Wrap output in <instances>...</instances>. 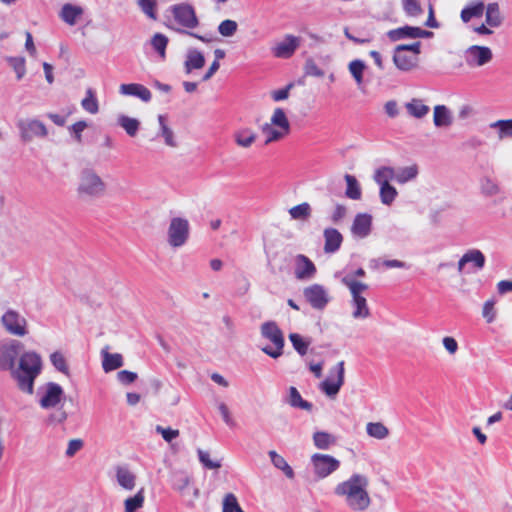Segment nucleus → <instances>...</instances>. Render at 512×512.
<instances>
[{
    "label": "nucleus",
    "instance_id": "nucleus-49",
    "mask_svg": "<svg viewBox=\"0 0 512 512\" xmlns=\"http://www.w3.org/2000/svg\"><path fill=\"white\" fill-rule=\"evenodd\" d=\"M144 491L139 490L133 497L125 500V512H135L140 509L144 504Z\"/></svg>",
    "mask_w": 512,
    "mask_h": 512
},
{
    "label": "nucleus",
    "instance_id": "nucleus-59",
    "mask_svg": "<svg viewBox=\"0 0 512 512\" xmlns=\"http://www.w3.org/2000/svg\"><path fill=\"white\" fill-rule=\"evenodd\" d=\"M358 276H364V270L363 269H358L354 274H348L346 275L344 278H343V283L348 287V288H366V286L361 283L360 281H358L356 278Z\"/></svg>",
    "mask_w": 512,
    "mask_h": 512
},
{
    "label": "nucleus",
    "instance_id": "nucleus-58",
    "mask_svg": "<svg viewBox=\"0 0 512 512\" xmlns=\"http://www.w3.org/2000/svg\"><path fill=\"white\" fill-rule=\"evenodd\" d=\"M190 484V477L185 473H177L173 477L172 486L175 490L180 493H184V491L188 488Z\"/></svg>",
    "mask_w": 512,
    "mask_h": 512
},
{
    "label": "nucleus",
    "instance_id": "nucleus-29",
    "mask_svg": "<svg viewBox=\"0 0 512 512\" xmlns=\"http://www.w3.org/2000/svg\"><path fill=\"white\" fill-rule=\"evenodd\" d=\"M451 111L444 105L434 107L433 122L436 127H448L452 124Z\"/></svg>",
    "mask_w": 512,
    "mask_h": 512
},
{
    "label": "nucleus",
    "instance_id": "nucleus-37",
    "mask_svg": "<svg viewBox=\"0 0 512 512\" xmlns=\"http://www.w3.org/2000/svg\"><path fill=\"white\" fill-rule=\"evenodd\" d=\"M502 15L498 3H489L486 7L485 22L489 27H499L502 23Z\"/></svg>",
    "mask_w": 512,
    "mask_h": 512
},
{
    "label": "nucleus",
    "instance_id": "nucleus-21",
    "mask_svg": "<svg viewBox=\"0 0 512 512\" xmlns=\"http://www.w3.org/2000/svg\"><path fill=\"white\" fill-rule=\"evenodd\" d=\"M372 228V216L368 213H358L352 223L351 233L358 238H366Z\"/></svg>",
    "mask_w": 512,
    "mask_h": 512
},
{
    "label": "nucleus",
    "instance_id": "nucleus-60",
    "mask_svg": "<svg viewBox=\"0 0 512 512\" xmlns=\"http://www.w3.org/2000/svg\"><path fill=\"white\" fill-rule=\"evenodd\" d=\"M481 192L486 196H494L499 193V186L493 180L484 178L480 183Z\"/></svg>",
    "mask_w": 512,
    "mask_h": 512
},
{
    "label": "nucleus",
    "instance_id": "nucleus-18",
    "mask_svg": "<svg viewBox=\"0 0 512 512\" xmlns=\"http://www.w3.org/2000/svg\"><path fill=\"white\" fill-rule=\"evenodd\" d=\"M300 43V37L287 34L281 41L272 47V53L277 58L288 59L295 53L300 46Z\"/></svg>",
    "mask_w": 512,
    "mask_h": 512
},
{
    "label": "nucleus",
    "instance_id": "nucleus-32",
    "mask_svg": "<svg viewBox=\"0 0 512 512\" xmlns=\"http://www.w3.org/2000/svg\"><path fill=\"white\" fill-rule=\"evenodd\" d=\"M102 368L108 373L113 370H116L123 366V357L119 353H108L107 351H102Z\"/></svg>",
    "mask_w": 512,
    "mask_h": 512
},
{
    "label": "nucleus",
    "instance_id": "nucleus-12",
    "mask_svg": "<svg viewBox=\"0 0 512 512\" xmlns=\"http://www.w3.org/2000/svg\"><path fill=\"white\" fill-rule=\"evenodd\" d=\"M344 361L338 362L329 370L328 376L320 383V390L328 397L335 398L344 384Z\"/></svg>",
    "mask_w": 512,
    "mask_h": 512
},
{
    "label": "nucleus",
    "instance_id": "nucleus-61",
    "mask_svg": "<svg viewBox=\"0 0 512 512\" xmlns=\"http://www.w3.org/2000/svg\"><path fill=\"white\" fill-rule=\"evenodd\" d=\"M304 71L305 74L308 76L322 77L324 75L323 70L319 68L315 61L312 59L306 60L304 65Z\"/></svg>",
    "mask_w": 512,
    "mask_h": 512
},
{
    "label": "nucleus",
    "instance_id": "nucleus-6",
    "mask_svg": "<svg viewBox=\"0 0 512 512\" xmlns=\"http://www.w3.org/2000/svg\"><path fill=\"white\" fill-rule=\"evenodd\" d=\"M265 143L277 142L290 133V122L282 108L274 109L269 122L261 126Z\"/></svg>",
    "mask_w": 512,
    "mask_h": 512
},
{
    "label": "nucleus",
    "instance_id": "nucleus-63",
    "mask_svg": "<svg viewBox=\"0 0 512 512\" xmlns=\"http://www.w3.org/2000/svg\"><path fill=\"white\" fill-rule=\"evenodd\" d=\"M293 86H294L293 83H289L286 87H284L282 89L271 91V93H270L271 98L275 102L286 100L289 97L290 90L293 88Z\"/></svg>",
    "mask_w": 512,
    "mask_h": 512
},
{
    "label": "nucleus",
    "instance_id": "nucleus-10",
    "mask_svg": "<svg viewBox=\"0 0 512 512\" xmlns=\"http://www.w3.org/2000/svg\"><path fill=\"white\" fill-rule=\"evenodd\" d=\"M16 125L19 130L20 138L25 143H29L35 138H45L48 135L45 124L36 118H20Z\"/></svg>",
    "mask_w": 512,
    "mask_h": 512
},
{
    "label": "nucleus",
    "instance_id": "nucleus-23",
    "mask_svg": "<svg viewBox=\"0 0 512 512\" xmlns=\"http://www.w3.org/2000/svg\"><path fill=\"white\" fill-rule=\"evenodd\" d=\"M364 290H351L352 293V316L355 319H366L370 315V310L366 298L362 295Z\"/></svg>",
    "mask_w": 512,
    "mask_h": 512
},
{
    "label": "nucleus",
    "instance_id": "nucleus-43",
    "mask_svg": "<svg viewBox=\"0 0 512 512\" xmlns=\"http://www.w3.org/2000/svg\"><path fill=\"white\" fill-rule=\"evenodd\" d=\"M345 181L347 184L345 191L346 196L353 200H359L361 198L362 192L357 179L353 175L346 174Z\"/></svg>",
    "mask_w": 512,
    "mask_h": 512
},
{
    "label": "nucleus",
    "instance_id": "nucleus-17",
    "mask_svg": "<svg viewBox=\"0 0 512 512\" xmlns=\"http://www.w3.org/2000/svg\"><path fill=\"white\" fill-rule=\"evenodd\" d=\"M86 14V8L76 3H65L59 10V18L68 26H75L80 23Z\"/></svg>",
    "mask_w": 512,
    "mask_h": 512
},
{
    "label": "nucleus",
    "instance_id": "nucleus-7",
    "mask_svg": "<svg viewBox=\"0 0 512 512\" xmlns=\"http://www.w3.org/2000/svg\"><path fill=\"white\" fill-rule=\"evenodd\" d=\"M420 48V41L397 45L393 53V63L396 68L403 72L415 69L419 63Z\"/></svg>",
    "mask_w": 512,
    "mask_h": 512
},
{
    "label": "nucleus",
    "instance_id": "nucleus-38",
    "mask_svg": "<svg viewBox=\"0 0 512 512\" xmlns=\"http://www.w3.org/2000/svg\"><path fill=\"white\" fill-rule=\"evenodd\" d=\"M489 128L496 131L497 139L501 141L512 136V119L492 122Z\"/></svg>",
    "mask_w": 512,
    "mask_h": 512
},
{
    "label": "nucleus",
    "instance_id": "nucleus-8",
    "mask_svg": "<svg viewBox=\"0 0 512 512\" xmlns=\"http://www.w3.org/2000/svg\"><path fill=\"white\" fill-rule=\"evenodd\" d=\"M261 336L272 344L262 347V352L273 359H277L283 355L285 339L282 330L275 322H264L261 325Z\"/></svg>",
    "mask_w": 512,
    "mask_h": 512
},
{
    "label": "nucleus",
    "instance_id": "nucleus-47",
    "mask_svg": "<svg viewBox=\"0 0 512 512\" xmlns=\"http://www.w3.org/2000/svg\"><path fill=\"white\" fill-rule=\"evenodd\" d=\"M289 214L294 220H306L311 216V206L304 202L289 209Z\"/></svg>",
    "mask_w": 512,
    "mask_h": 512
},
{
    "label": "nucleus",
    "instance_id": "nucleus-15",
    "mask_svg": "<svg viewBox=\"0 0 512 512\" xmlns=\"http://www.w3.org/2000/svg\"><path fill=\"white\" fill-rule=\"evenodd\" d=\"M314 472L319 478H325L340 467V461L327 454L316 453L311 457Z\"/></svg>",
    "mask_w": 512,
    "mask_h": 512
},
{
    "label": "nucleus",
    "instance_id": "nucleus-3",
    "mask_svg": "<svg viewBox=\"0 0 512 512\" xmlns=\"http://www.w3.org/2000/svg\"><path fill=\"white\" fill-rule=\"evenodd\" d=\"M42 359L34 351L25 352L20 356L19 366L13 370L12 377L16 380L18 388L27 394H33L34 382L41 373Z\"/></svg>",
    "mask_w": 512,
    "mask_h": 512
},
{
    "label": "nucleus",
    "instance_id": "nucleus-55",
    "mask_svg": "<svg viewBox=\"0 0 512 512\" xmlns=\"http://www.w3.org/2000/svg\"><path fill=\"white\" fill-rule=\"evenodd\" d=\"M10 66L16 73L18 80L22 79L26 73L25 58L24 57H9L7 59Z\"/></svg>",
    "mask_w": 512,
    "mask_h": 512
},
{
    "label": "nucleus",
    "instance_id": "nucleus-44",
    "mask_svg": "<svg viewBox=\"0 0 512 512\" xmlns=\"http://www.w3.org/2000/svg\"><path fill=\"white\" fill-rule=\"evenodd\" d=\"M289 340L292 343L293 348L295 351L300 355L304 356L308 352V348L311 344V341L308 339L303 338L298 333H290L289 334Z\"/></svg>",
    "mask_w": 512,
    "mask_h": 512
},
{
    "label": "nucleus",
    "instance_id": "nucleus-20",
    "mask_svg": "<svg viewBox=\"0 0 512 512\" xmlns=\"http://www.w3.org/2000/svg\"><path fill=\"white\" fill-rule=\"evenodd\" d=\"M206 60L204 53L195 47H189L186 50L183 68L186 74H191L195 70H200L205 66Z\"/></svg>",
    "mask_w": 512,
    "mask_h": 512
},
{
    "label": "nucleus",
    "instance_id": "nucleus-28",
    "mask_svg": "<svg viewBox=\"0 0 512 512\" xmlns=\"http://www.w3.org/2000/svg\"><path fill=\"white\" fill-rule=\"evenodd\" d=\"M418 172V167L415 164L394 168L395 182L398 184H406L413 181L418 176Z\"/></svg>",
    "mask_w": 512,
    "mask_h": 512
},
{
    "label": "nucleus",
    "instance_id": "nucleus-9",
    "mask_svg": "<svg viewBox=\"0 0 512 512\" xmlns=\"http://www.w3.org/2000/svg\"><path fill=\"white\" fill-rule=\"evenodd\" d=\"M189 236L190 224L188 219L180 216L172 217L166 232L168 245L173 249L183 247L187 243Z\"/></svg>",
    "mask_w": 512,
    "mask_h": 512
},
{
    "label": "nucleus",
    "instance_id": "nucleus-53",
    "mask_svg": "<svg viewBox=\"0 0 512 512\" xmlns=\"http://www.w3.org/2000/svg\"><path fill=\"white\" fill-rule=\"evenodd\" d=\"M497 303V299L492 297L485 301L482 309V316L486 320L487 323H492L496 319L497 311L495 305Z\"/></svg>",
    "mask_w": 512,
    "mask_h": 512
},
{
    "label": "nucleus",
    "instance_id": "nucleus-2",
    "mask_svg": "<svg viewBox=\"0 0 512 512\" xmlns=\"http://www.w3.org/2000/svg\"><path fill=\"white\" fill-rule=\"evenodd\" d=\"M39 400L38 403L42 409L57 408L56 411L51 413L47 418V423L50 425L63 424L67 418V412L59 405L65 401V392L62 386L55 382H48L38 389Z\"/></svg>",
    "mask_w": 512,
    "mask_h": 512
},
{
    "label": "nucleus",
    "instance_id": "nucleus-40",
    "mask_svg": "<svg viewBox=\"0 0 512 512\" xmlns=\"http://www.w3.org/2000/svg\"><path fill=\"white\" fill-rule=\"evenodd\" d=\"M405 108L409 115L418 119L423 118L430 111L429 107L420 99H412L410 102L405 104Z\"/></svg>",
    "mask_w": 512,
    "mask_h": 512
},
{
    "label": "nucleus",
    "instance_id": "nucleus-42",
    "mask_svg": "<svg viewBox=\"0 0 512 512\" xmlns=\"http://www.w3.org/2000/svg\"><path fill=\"white\" fill-rule=\"evenodd\" d=\"M484 8H485V6H484L483 2H477V3H474L472 5H469V6L465 7L461 11V19H462V21L467 23L472 18L481 17L483 15Z\"/></svg>",
    "mask_w": 512,
    "mask_h": 512
},
{
    "label": "nucleus",
    "instance_id": "nucleus-45",
    "mask_svg": "<svg viewBox=\"0 0 512 512\" xmlns=\"http://www.w3.org/2000/svg\"><path fill=\"white\" fill-rule=\"evenodd\" d=\"M169 39L162 33H155L151 38V46L158 53V55L165 59L166 57V48L168 45Z\"/></svg>",
    "mask_w": 512,
    "mask_h": 512
},
{
    "label": "nucleus",
    "instance_id": "nucleus-22",
    "mask_svg": "<svg viewBox=\"0 0 512 512\" xmlns=\"http://www.w3.org/2000/svg\"><path fill=\"white\" fill-rule=\"evenodd\" d=\"M316 272L315 265L305 255H297L294 263V273L296 278L301 280L311 279Z\"/></svg>",
    "mask_w": 512,
    "mask_h": 512
},
{
    "label": "nucleus",
    "instance_id": "nucleus-16",
    "mask_svg": "<svg viewBox=\"0 0 512 512\" xmlns=\"http://www.w3.org/2000/svg\"><path fill=\"white\" fill-rule=\"evenodd\" d=\"M492 51L489 47L472 45L465 50L466 63L471 67L484 66L492 60Z\"/></svg>",
    "mask_w": 512,
    "mask_h": 512
},
{
    "label": "nucleus",
    "instance_id": "nucleus-25",
    "mask_svg": "<svg viewBox=\"0 0 512 512\" xmlns=\"http://www.w3.org/2000/svg\"><path fill=\"white\" fill-rule=\"evenodd\" d=\"M324 237V252L325 253H334L336 252L342 242L343 236L342 234L335 228H326L323 231Z\"/></svg>",
    "mask_w": 512,
    "mask_h": 512
},
{
    "label": "nucleus",
    "instance_id": "nucleus-57",
    "mask_svg": "<svg viewBox=\"0 0 512 512\" xmlns=\"http://www.w3.org/2000/svg\"><path fill=\"white\" fill-rule=\"evenodd\" d=\"M200 463L207 469H218L221 467V462L218 460H211L210 454L202 449L197 450Z\"/></svg>",
    "mask_w": 512,
    "mask_h": 512
},
{
    "label": "nucleus",
    "instance_id": "nucleus-1",
    "mask_svg": "<svg viewBox=\"0 0 512 512\" xmlns=\"http://www.w3.org/2000/svg\"><path fill=\"white\" fill-rule=\"evenodd\" d=\"M368 479L361 474H353L348 480L339 483L334 490L337 496L344 497L345 503L354 511H364L370 505L367 491Z\"/></svg>",
    "mask_w": 512,
    "mask_h": 512
},
{
    "label": "nucleus",
    "instance_id": "nucleus-56",
    "mask_svg": "<svg viewBox=\"0 0 512 512\" xmlns=\"http://www.w3.org/2000/svg\"><path fill=\"white\" fill-rule=\"evenodd\" d=\"M50 361L56 370L68 374V366L62 353L55 351L50 355Z\"/></svg>",
    "mask_w": 512,
    "mask_h": 512
},
{
    "label": "nucleus",
    "instance_id": "nucleus-11",
    "mask_svg": "<svg viewBox=\"0 0 512 512\" xmlns=\"http://www.w3.org/2000/svg\"><path fill=\"white\" fill-rule=\"evenodd\" d=\"M486 257L477 248L467 249L457 262V272L460 275L480 271L484 268Z\"/></svg>",
    "mask_w": 512,
    "mask_h": 512
},
{
    "label": "nucleus",
    "instance_id": "nucleus-46",
    "mask_svg": "<svg viewBox=\"0 0 512 512\" xmlns=\"http://www.w3.org/2000/svg\"><path fill=\"white\" fill-rule=\"evenodd\" d=\"M366 432L370 437L378 440L385 439L388 434V428L380 422H369L366 426Z\"/></svg>",
    "mask_w": 512,
    "mask_h": 512
},
{
    "label": "nucleus",
    "instance_id": "nucleus-39",
    "mask_svg": "<svg viewBox=\"0 0 512 512\" xmlns=\"http://www.w3.org/2000/svg\"><path fill=\"white\" fill-rule=\"evenodd\" d=\"M136 4L149 20H158V0H136Z\"/></svg>",
    "mask_w": 512,
    "mask_h": 512
},
{
    "label": "nucleus",
    "instance_id": "nucleus-30",
    "mask_svg": "<svg viewBox=\"0 0 512 512\" xmlns=\"http://www.w3.org/2000/svg\"><path fill=\"white\" fill-rule=\"evenodd\" d=\"M373 180L379 186L391 185V181H395L394 168L390 166L378 167L373 173Z\"/></svg>",
    "mask_w": 512,
    "mask_h": 512
},
{
    "label": "nucleus",
    "instance_id": "nucleus-54",
    "mask_svg": "<svg viewBox=\"0 0 512 512\" xmlns=\"http://www.w3.org/2000/svg\"><path fill=\"white\" fill-rule=\"evenodd\" d=\"M217 30L223 37H232L238 30V24L234 20L226 19L220 22Z\"/></svg>",
    "mask_w": 512,
    "mask_h": 512
},
{
    "label": "nucleus",
    "instance_id": "nucleus-5",
    "mask_svg": "<svg viewBox=\"0 0 512 512\" xmlns=\"http://www.w3.org/2000/svg\"><path fill=\"white\" fill-rule=\"evenodd\" d=\"M170 12L173 16L174 21L183 28H177L175 29V31L179 33H186L205 43L209 42V40L204 36L184 30H192L197 28L199 25L198 17L192 5L188 3L175 4L170 7Z\"/></svg>",
    "mask_w": 512,
    "mask_h": 512
},
{
    "label": "nucleus",
    "instance_id": "nucleus-62",
    "mask_svg": "<svg viewBox=\"0 0 512 512\" xmlns=\"http://www.w3.org/2000/svg\"><path fill=\"white\" fill-rule=\"evenodd\" d=\"M155 430L157 433L162 435L163 439L166 442H171L172 440H174L175 438H177L179 436V430L172 429L170 427L164 428L160 425H157Z\"/></svg>",
    "mask_w": 512,
    "mask_h": 512
},
{
    "label": "nucleus",
    "instance_id": "nucleus-31",
    "mask_svg": "<svg viewBox=\"0 0 512 512\" xmlns=\"http://www.w3.org/2000/svg\"><path fill=\"white\" fill-rule=\"evenodd\" d=\"M305 298L313 308L323 309L329 301L326 290H304Z\"/></svg>",
    "mask_w": 512,
    "mask_h": 512
},
{
    "label": "nucleus",
    "instance_id": "nucleus-36",
    "mask_svg": "<svg viewBox=\"0 0 512 512\" xmlns=\"http://www.w3.org/2000/svg\"><path fill=\"white\" fill-rule=\"evenodd\" d=\"M288 403L293 408H298L306 411H311L313 408V404L311 402H308L304 400L295 387L289 388V396H288Z\"/></svg>",
    "mask_w": 512,
    "mask_h": 512
},
{
    "label": "nucleus",
    "instance_id": "nucleus-35",
    "mask_svg": "<svg viewBox=\"0 0 512 512\" xmlns=\"http://www.w3.org/2000/svg\"><path fill=\"white\" fill-rule=\"evenodd\" d=\"M117 123L121 128H123L125 130V132L130 137L136 136V134L140 128V121L138 119L129 117L124 114H120L117 117Z\"/></svg>",
    "mask_w": 512,
    "mask_h": 512
},
{
    "label": "nucleus",
    "instance_id": "nucleus-48",
    "mask_svg": "<svg viewBox=\"0 0 512 512\" xmlns=\"http://www.w3.org/2000/svg\"><path fill=\"white\" fill-rule=\"evenodd\" d=\"M398 196V191L393 185L379 187V197L382 204L390 206Z\"/></svg>",
    "mask_w": 512,
    "mask_h": 512
},
{
    "label": "nucleus",
    "instance_id": "nucleus-33",
    "mask_svg": "<svg viewBox=\"0 0 512 512\" xmlns=\"http://www.w3.org/2000/svg\"><path fill=\"white\" fill-rule=\"evenodd\" d=\"M158 122L159 133L163 137L164 143L171 148H176L178 143L174 131L166 123V118L163 115H159Z\"/></svg>",
    "mask_w": 512,
    "mask_h": 512
},
{
    "label": "nucleus",
    "instance_id": "nucleus-19",
    "mask_svg": "<svg viewBox=\"0 0 512 512\" xmlns=\"http://www.w3.org/2000/svg\"><path fill=\"white\" fill-rule=\"evenodd\" d=\"M432 35V32L413 26H403L397 29L388 31L387 36L393 42L402 39H419L428 38Z\"/></svg>",
    "mask_w": 512,
    "mask_h": 512
},
{
    "label": "nucleus",
    "instance_id": "nucleus-51",
    "mask_svg": "<svg viewBox=\"0 0 512 512\" xmlns=\"http://www.w3.org/2000/svg\"><path fill=\"white\" fill-rule=\"evenodd\" d=\"M314 445L318 449H328L329 446L334 442V438L327 432L318 431L313 435Z\"/></svg>",
    "mask_w": 512,
    "mask_h": 512
},
{
    "label": "nucleus",
    "instance_id": "nucleus-52",
    "mask_svg": "<svg viewBox=\"0 0 512 512\" xmlns=\"http://www.w3.org/2000/svg\"><path fill=\"white\" fill-rule=\"evenodd\" d=\"M402 6L405 14L410 18H417L423 13L418 0H402Z\"/></svg>",
    "mask_w": 512,
    "mask_h": 512
},
{
    "label": "nucleus",
    "instance_id": "nucleus-41",
    "mask_svg": "<svg viewBox=\"0 0 512 512\" xmlns=\"http://www.w3.org/2000/svg\"><path fill=\"white\" fill-rule=\"evenodd\" d=\"M269 457L271 459L272 464L279 470H281L285 476L289 479L294 477V471L291 466L286 462V460L279 455L276 451H269Z\"/></svg>",
    "mask_w": 512,
    "mask_h": 512
},
{
    "label": "nucleus",
    "instance_id": "nucleus-34",
    "mask_svg": "<svg viewBox=\"0 0 512 512\" xmlns=\"http://www.w3.org/2000/svg\"><path fill=\"white\" fill-rule=\"evenodd\" d=\"M366 70V64L360 59H355L349 62L348 71L353 77L356 85L361 87L364 83V71Z\"/></svg>",
    "mask_w": 512,
    "mask_h": 512
},
{
    "label": "nucleus",
    "instance_id": "nucleus-50",
    "mask_svg": "<svg viewBox=\"0 0 512 512\" xmlns=\"http://www.w3.org/2000/svg\"><path fill=\"white\" fill-rule=\"evenodd\" d=\"M82 108L90 114H96L99 111L98 101L91 89L86 91L85 98L81 101Z\"/></svg>",
    "mask_w": 512,
    "mask_h": 512
},
{
    "label": "nucleus",
    "instance_id": "nucleus-26",
    "mask_svg": "<svg viewBox=\"0 0 512 512\" xmlns=\"http://www.w3.org/2000/svg\"><path fill=\"white\" fill-rule=\"evenodd\" d=\"M119 91L122 95L135 96L144 102H149L152 97L150 90L138 83L121 84Z\"/></svg>",
    "mask_w": 512,
    "mask_h": 512
},
{
    "label": "nucleus",
    "instance_id": "nucleus-24",
    "mask_svg": "<svg viewBox=\"0 0 512 512\" xmlns=\"http://www.w3.org/2000/svg\"><path fill=\"white\" fill-rule=\"evenodd\" d=\"M235 144L243 149H249L257 140V133L251 127H240L233 132Z\"/></svg>",
    "mask_w": 512,
    "mask_h": 512
},
{
    "label": "nucleus",
    "instance_id": "nucleus-4",
    "mask_svg": "<svg viewBox=\"0 0 512 512\" xmlns=\"http://www.w3.org/2000/svg\"><path fill=\"white\" fill-rule=\"evenodd\" d=\"M107 185L102 177L92 169H84L79 176L77 194L82 200H94L102 197Z\"/></svg>",
    "mask_w": 512,
    "mask_h": 512
},
{
    "label": "nucleus",
    "instance_id": "nucleus-27",
    "mask_svg": "<svg viewBox=\"0 0 512 512\" xmlns=\"http://www.w3.org/2000/svg\"><path fill=\"white\" fill-rule=\"evenodd\" d=\"M115 470L118 484L126 490H132L135 487L136 476L126 466H117Z\"/></svg>",
    "mask_w": 512,
    "mask_h": 512
},
{
    "label": "nucleus",
    "instance_id": "nucleus-13",
    "mask_svg": "<svg viewBox=\"0 0 512 512\" xmlns=\"http://www.w3.org/2000/svg\"><path fill=\"white\" fill-rule=\"evenodd\" d=\"M22 344L17 340H10L0 344V369L3 371L15 370V362L19 356Z\"/></svg>",
    "mask_w": 512,
    "mask_h": 512
},
{
    "label": "nucleus",
    "instance_id": "nucleus-64",
    "mask_svg": "<svg viewBox=\"0 0 512 512\" xmlns=\"http://www.w3.org/2000/svg\"><path fill=\"white\" fill-rule=\"evenodd\" d=\"M238 507L239 504L235 495L232 493L227 494L223 501V510L228 512H235Z\"/></svg>",
    "mask_w": 512,
    "mask_h": 512
},
{
    "label": "nucleus",
    "instance_id": "nucleus-14",
    "mask_svg": "<svg viewBox=\"0 0 512 512\" xmlns=\"http://www.w3.org/2000/svg\"><path fill=\"white\" fill-rule=\"evenodd\" d=\"M1 322L11 335L23 337L28 333L26 319L15 310H7L1 318Z\"/></svg>",
    "mask_w": 512,
    "mask_h": 512
}]
</instances>
